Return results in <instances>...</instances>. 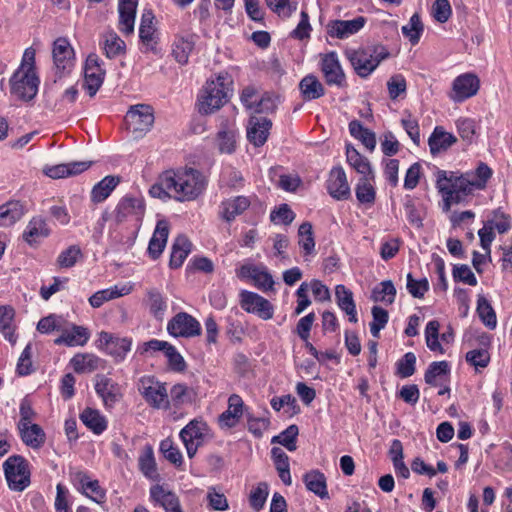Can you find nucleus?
Returning a JSON list of instances; mask_svg holds the SVG:
<instances>
[{
  "mask_svg": "<svg viewBox=\"0 0 512 512\" xmlns=\"http://www.w3.org/2000/svg\"><path fill=\"white\" fill-rule=\"evenodd\" d=\"M168 235L169 223L166 220H159L148 245V253L152 259H157L162 254L167 243Z\"/></svg>",
  "mask_w": 512,
  "mask_h": 512,
  "instance_id": "nucleus-25",
  "label": "nucleus"
},
{
  "mask_svg": "<svg viewBox=\"0 0 512 512\" xmlns=\"http://www.w3.org/2000/svg\"><path fill=\"white\" fill-rule=\"evenodd\" d=\"M349 132L355 139L361 141L367 150L372 152L376 147V135L370 129L365 128L358 120L349 123Z\"/></svg>",
  "mask_w": 512,
  "mask_h": 512,
  "instance_id": "nucleus-43",
  "label": "nucleus"
},
{
  "mask_svg": "<svg viewBox=\"0 0 512 512\" xmlns=\"http://www.w3.org/2000/svg\"><path fill=\"white\" fill-rule=\"evenodd\" d=\"M168 395L170 406L179 407L191 403L193 401L194 392L185 384L178 383L172 386Z\"/></svg>",
  "mask_w": 512,
  "mask_h": 512,
  "instance_id": "nucleus-49",
  "label": "nucleus"
},
{
  "mask_svg": "<svg viewBox=\"0 0 512 512\" xmlns=\"http://www.w3.org/2000/svg\"><path fill=\"white\" fill-rule=\"evenodd\" d=\"M388 55L384 47L375 46L352 51L348 58L357 75L364 78L369 76Z\"/></svg>",
  "mask_w": 512,
  "mask_h": 512,
  "instance_id": "nucleus-5",
  "label": "nucleus"
},
{
  "mask_svg": "<svg viewBox=\"0 0 512 512\" xmlns=\"http://www.w3.org/2000/svg\"><path fill=\"white\" fill-rule=\"evenodd\" d=\"M272 127L270 119L262 116H252L247 127V138L256 147H260L267 141Z\"/></svg>",
  "mask_w": 512,
  "mask_h": 512,
  "instance_id": "nucleus-20",
  "label": "nucleus"
},
{
  "mask_svg": "<svg viewBox=\"0 0 512 512\" xmlns=\"http://www.w3.org/2000/svg\"><path fill=\"white\" fill-rule=\"evenodd\" d=\"M105 69L102 67V61L96 54H90L84 66L83 88L90 97L96 95L105 79Z\"/></svg>",
  "mask_w": 512,
  "mask_h": 512,
  "instance_id": "nucleus-10",
  "label": "nucleus"
},
{
  "mask_svg": "<svg viewBox=\"0 0 512 512\" xmlns=\"http://www.w3.org/2000/svg\"><path fill=\"white\" fill-rule=\"evenodd\" d=\"M209 435V428L202 420L190 421L181 431L180 438L186 448L189 458H193Z\"/></svg>",
  "mask_w": 512,
  "mask_h": 512,
  "instance_id": "nucleus-9",
  "label": "nucleus"
},
{
  "mask_svg": "<svg viewBox=\"0 0 512 512\" xmlns=\"http://www.w3.org/2000/svg\"><path fill=\"white\" fill-rule=\"evenodd\" d=\"M366 23L363 16L356 17L352 20H333L327 25L328 34L331 37L345 39L360 31Z\"/></svg>",
  "mask_w": 512,
  "mask_h": 512,
  "instance_id": "nucleus-21",
  "label": "nucleus"
},
{
  "mask_svg": "<svg viewBox=\"0 0 512 512\" xmlns=\"http://www.w3.org/2000/svg\"><path fill=\"white\" fill-rule=\"evenodd\" d=\"M131 288L123 286L119 289L117 286L95 292L90 298L89 303L94 308L101 307L106 301H110L121 296L129 294Z\"/></svg>",
  "mask_w": 512,
  "mask_h": 512,
  "instance_id": "nucleus-45",
  "label": "nucleus"
},
{
  "mask_svg": "<svg viewBox=\"0 0 512 512\" xmlns=\"http://www.w3.org/2000/svg\"><path fill=\"white\" fill-rule=\"evenodd\" d=\"M217 145L221 153H233L236 148V132L228 128L226 124H222L221 130L217 134Z\"/></svg>",
  "mask_w": 512,
  "mask_h": 512,
  "instance_id": "nucleus-50",
  "label": "nucleus"
},
{
  "mask_svg": "<svg viewBox=\"0 0 512 512\" xmlns=\"http://www.w3.org/2000/svg\"><path fill=\"white\" fill-rule=\"evenodd\" d=\"M335 297L339 308L349 316V321L356 323L358 319L352 291L342 284L337 285L335 288Z\"/></svg>",
  "mask_w": 512,
  "mask_h": 512,
  "instance_id": "nucleus-32",
  "label": "nucleus"
},
{
  "mask_svg": "<svg viewBox=\"0 0 512 512\" xmlns=\"http://www.w3.org/2000/svg\"><path fill=\"white\" fill-rule=\"evenodd\" d=\"M168 171H165L159 180L151 186L149 194L154 198L166 199L173 197V187L171 185H165V179L168 180Z\"/></svg>",
  "mask_w": 512,
  "mask_h": 512,
  "instance_id": "nucleus-61",
  "label": "nucleus"
},
{
  "mask_svg": "<svg viewBox=\"0 0 512 512\" xmlns=\"http://www.w3.org/2000/svg\"><path fill=\"white\" fill-rule=\"evenodd\" d=\"M5 478L13 491H23L30 484V470L27 460L20 455L10 456L3 464Z\"/></svg>",
  "mask_w": 512,
  "mask_h": 512,
  "instance_id": "nucleus-6",
  "label": "nucleus"
},
{
  "mask_svg": "<svg viewBox=\"0 0 512 512\" xmlns=\"http://www.w3.org/2000/svg\"><path fill=\"white\" fill-rule=\"evenodd\" d=\"M25 206L20 201H8L0 205V227H10L25 214Z\"/></svg>",
  "mask_w": 512,
  "mask_h": 512,
  "instance_id": "nucleus-30",
  "label": "nucleus"
},
{
  "mask_svg": "<svg viewBox=\"0 0 512 512\" xmlns=\"http://www.w3.org/2000/svg\"><path fill=\"white\" fill-rule=\"evenodd\" d=\"M423 30L424 26L418 13H414L409 22L402 27L403 35L408 38L413 45L419 42Z\"/></svg>",
  "mask_w": 512,
  "mask_h": 512,
  "instance_id": "nucleus-52",
  "label": "nucleus"
},
{
  "mask_svg": "<svg viewBox=\"0 0 512 512\" xmlns=\"http://www.w3.org/2000/svg\"><path fill=\"white\" fill-rule=\"evenodd\" d=\"M150 501L162 507L165 512H183L179 497L171 490L156 484L150 488Z\"/></svg>",
  "mask_w": 512,
  "mask_h": 512,
  "instance_id": "nucleus-18",
  "label": "nucleus"
},
{
  "mask_svg": "<svg viewBox=\"0 0 512 512\" xmlns=\"http://www.w3.org/2000/svg\"><path fill=\"white\" fill-rule=\"evenodd\" d=\"M13 318L14 309L12 307L0 306V331L11 344H15L17 340L12 326Z\"/></svg>",
  "mask_w": 512,
  "mask_h": 512,
  "instance_id": "nucleus-48",
  "label": "nucleus"
},
{
  "mask_svg": "<svg viewBox=\"0 0 512 512\" xmlns=\"http://www.w3.org/2000/svg\"><path fill=\"white\" fill-rule=\"evenodd\" d=\"M102 47L106 57L112 59L125 52V42L114 32L109 31L102 36Z\"/></svg>",
  "mask_w": 512,
  "mask_h": 512,
  "instance_id": "nucleus-44",
  "label": "nucleus"
},
{
  "mask_svg": "<svg viewBox=\"0 0 512 512\" xmlns=\"http://www.w3.org/2000/svg\"><path fill=\"white\" fill-rule=\"evenodd\" d=\"M35 52L26 49L20 66L10 78V93L21 101H31L38 92L40 80L35 71Z\"/></svg>",
  "mask_w": 512,
  "mask_h": 512,
  "instance_id": "nucleus-2",
  "label": "nucleus"
},
{
  "mask_svg": "<svg viewBox=\"0 0 512 512\" xmlns=\"http://www.w3.org/2000/svg\"><path fill=\"white\" fill-rule=\"evenodd\" d=\"M139 469L149 479L155 480L158 477L156 462L152 448L148 447L139 457Z\"/></svg>",
  "mask_w": 512,
  "mask_h": 512,
  "instance_id": "nucleus-53",
  "label": "nucleus"
},
{
  "mask_svg": "<svg viewBox=\"0 0 512 512\" xmlns=\"http://www.w3.org/2000/svg\"><path fill=\"white\" fill-rule=\"evenodd\" d=\"M371 180L370 176L362 177L356 185V198L362 204H373L375 201L376 192Z\"/></svg>",
  "mask_w": 512,
  "mask_h": 512,
  "instance_id": "nucleus-51",
  "label": "nucleus"
},
{
  "mask_svg": "<svg viewBox=\"0 0 512 512\" xmlns=\"http://www.w3.org/2000/svg\"><path fill=\"white\" fill-rule=\"evenodd\" d=\"M307 490L313 492L321 499H329L325 475L319 470H312L303 476Z\"/></svg>",
  "mask_w": 512,
  "mask_h": 512,
  "instance_id": "nucleus-33",
  "label": "nucleus"
},
{
  "mask_svg": "<svg viewBox=\"0 0 512 512\" xmlns=\"http://www.w3.org/2000/svg\"><path fill=\"white\" fill-rule=\"evenodd\" d=\"M120 183V178L117 176L108 175L100 182L94 185L91 191V200L94 203H101L106 200L112 191Z\"/></svg>",
  "mask_w": 512,
  "mask_h": 512,
  "instance_id": "nucleus-39",
  "label": "nucleus"
},
{
  "mask_svg": "<svg viewBox=\"0 0 512 512\" xmlns=\"http://www.w3.org/2000/svg\"><path fill=\"white\" fill-rule=\"evenodd\" d=\"M269 9L280 17L289 18L297 9V2L291 0H265Z\"/></svg>",
  "mask_w": 512,
  "mask_h": 512,
  "instance_id": "nucleus-57",
  "label": "nucleus"
},
{
  "mask_svg": "<svg viewBox=\"0 0 512 512\" xmlns=\"http://www.w3.org/2000/svg\"><path fill=\"white\" fill-rule=\"evenodd\" d=\"M132 341L129 338H119L111 333L102 331L99 334V347L105 353L112 356L115 361H123L131 350Z\"/></svg>",
  "mask_w": 512,
  "mask_h": 512,
  "instance_id": "nucleus-14",
  "label": "nucleus"
},
{
  "mask_svg": "<svg viewBox=\"0 0 512 512\" xmlns=\"http://www.w3.org/2000/svg\"><path fill=\"white\" fill-rule=\"evenodd\" d=\"M326 188L329 195L336 200H346L350 197V186L346 173L341 166L331 169L326 181Z\"/></svg>",
  "mask_w": 512,
  "mask_h": 512,
  "instance_id": "nucleus-17",
  "label": "nucleus"
},
{
  "mask_svg": "<svg viewBox=\"0 0 512 512\" xmlns=\"http://www.w3.org/2000/svg\"><path fill=\"white\" fill-rule=\"evenodd\" d=\"M250 206V200L245 196H237L223 201L219 214L226 222L233 221Z\"/></svg>",
  "mask_w": 512,
  "mask_h": 512,
  "instance_id": "nucleus-28",
  "label": "nucleus"
},
{
  "mask_svg": "<svg viewBox=\"0 0 512 512\" xmlns=\"http://www.w3.org/2000/svg\"><path fill=\"white\" fill-rule=\"evenodd\" d=\"M449 372H450V367H449L448 362H446V361L432 362L425 372V375H424L425 382L429 385L436 386V385H438L437 378L445 376Z\"/></svg>",
  "mask_w": 512,
  "mask_h": 512,
  "instance_id": "nucleus-55",
  "label": "nucleus"
},
{
  "mask_svg": "<svg viewBox=\"0 0 512 512\" xmlns=\"http://www.w3.org/2000/svg\"><path fill=\"white\" fill-rule=\"evenodd\" d=\"M299 89L306 101L318 99L325 94L324 86L314 75L305 76L299 83Z\"/></svg>",
  "mask_w": 512,
  "mask_h": 512,
  "instance_id": "nucleus-41",
  "label": "nucleus"
},
{
  "mask_svg": "<svg viewBox=\"0 0 512 512\" xmlns=\"http://www.w3.org/2000/svg\"><path fill=\"white\" fill-rule=\"evenodd\" d=\"M240 305L248 313H256L264 320L273 317V306L264 297L250 291L243 290L240 293Z\"/></svg>",
  "mask_w": 512,
  "mask_h": 512,
  "instance_id": "nucleus-16",
  "label": "nucleus"
},
{
  "mask_svg": "<svg viewBox=\"0 0 512 512\" xmlns=\"http://www.w3.org/2000/svg\"><path fill=\"white\" fill-rule=\"evenodd\" d=\"M243 400L237 394H232L228 399V409L219 416L221 427H234L243 414Z\"/></svg>",
  "mask_w": 512,
  "mask_h": 512,
  "instance_id": "nucleus-27",
  "label": "nucleus"
},
{
  "mask_svg": "<svg viewBox=\"0 0 512 512\" xmlns=\"http://www.w3.org/2000/svg\"><path fill=\"white\" fill-rule=\"evenodd\" d=\"M50 230L46 221L42 217H33L23 233L24 240L30 245L38 242L40 239L47 237Z\"/></svg>",
  "mask_w": 512,
  "mask_h": 512,
  "instance_id": "nucleus-37",
  "label": "nucleus"
},
{
  "mask_svg": "<svg viewBox=\"0 0 512 512\" xmlns=\"http://www.w3.org/2000/svg\"><path fill=\"white\" fill-rule=\"evenodd\" d=\"M457 142V138L444 130L441 126H436L428 139V145L432 155H436L448 150Z\"/></svg>",
  "mask_w": 512,
  "mask_h": 512,
  "instance_id": "nucleus-29",
  "label": "nucleus"
},
{
  "mask_svg": "<svg viewBox=\"0 0 512 512\" xmlns=\"http://www.w3.org/2000/svg\"><path fill=\"white\" fill-rule=\"evenodd\" d=\"M192 244L187 237L180 235L178 236L173 245L170 256L169 265L171 268H179L188 254L191 252Z\"/></svg>",
  "mask_w": 512,
  "mask_h": 512,
  "instance_id": "nucleus-40",
  "label": "nucleus"
},
{
  "mask_svg": "<svg viewBox=\"0 0 512 512\" xmlns=\"http://www.w3.org/2000/svg\"><path fill=\"white\" fill-rule=\"evenodd\" d=\"M298 432L299 430L296 425H290L280 435L274 436L272 438V443H279L286 447L289 451H294L296 449L295 441Z\"/></svg>",
  "mask_w": 512,
  "mask_h": 512,
  "instance_id": "nucleus-60",
  "label": "nucleus"
},
{
  "mask_svg": "<svg viewBox=\"0 0 512 512\" xmlns=\"http://www.w3.org/2000/svg\"><path fill=\"white\" fill-rule=\"evenodd\" d=\"M70 364L76 373H92L104 368L105 361L91 353H78L72 357Z\"/></svg>",
  "mask_w": 512,
  "mask_h": 512,
  "instance_id": "nucleus-26",
  "label": "nucleus"
},
{
  "mask_svg": "<svg viewBox=\"0 0 512 512\" xmlns=\"http://www.w3.org/2000/svg\"><path fill=\"white\" fill-rule=\"evenodd\" d=\"M89 338L90 332L86 327L73 324L70 329L62 328L61 335L54 340V343L68 347L84 346Z\"/></svg>",
  "mask_w": 512,
  "mask_h": 512,
  "instance_id": "nucleus-23",
  "label": "nucleus"
},
{
  "mask_svg": "<svg viewBox=\"0 0 512 512\" xmlns=\"http://www.w3.org/2000/svg\"><path fill=\"white\" fill-rule=\"evenodd\" d=\"M18 430L22 441L31 448H40L45 443V432L38 424L20 426Z\"/></svg>",
  "mask_w": 512,
  "mask_h": 512,
  "instance_id": "nucleus-35",
  "label": "nucleus"
},
{
  "mask_svg": "<svg viewBox=\"0 0 512 512\" xmlns=\"http://www.w3.org/2000/svg\"><path fill=\"white\" fill-rule=\"evenodd\" d=\"M406 80L401 74L393 75L387 81V89L391 100H396L406 93Z\"/></svg>",
  "mask_w": 512,
  "mask_h": 512,
  "instance_id": "nucleus-64",
  "label": "nucleus"
},
{
  "mask_svg": "<svg viewBox=\"0 0 512 512\" xmlns=\"http://www.w3.org/2000/svg\"><path fill=\"white\" fill-rule=\"evenodd\" d=\"M167 331L173 337L191 338L201 334V325L192 315L179 312L169 320Z\"/></svg>",
  "mask_w": 512,
  "mask_h": 512,
  "instance_id": "nucleus-11",
  "label": "nucleus"
},
{
  "mask_svg": "<svg viewBox=\"0 0 512 512\" xmlns=\"http://www.w3.org/2000/svg\"><path fill=\"white\" fill-rule=\"evenodd\" d=\"M298 235L299 246L304 250L305 255H311L315 247L312 225L309 222L302 223L299 227Z\"/></svg>",
  "mask_w": 512,
  "mask_h": 512,
  "instance_id": "nucleus-56",
  "label": "nucleus"
},
{
  "mask_svg": "<svg viewBox=\"0 0 512 512\" xmlns=\"http://www.w3.org/2000/svg\"><path fill=\"white\" fill-rule=\"evenodd\" d=\"M229 84L226 74L207 81L198 96L199 112L208 115L220 109L228 101Z\"/></svg>",
  "mask_w": 512,
  "mask_h": 512,
  "instance_id": "nucleus-4",
  "label": "nucleus"
},
{
  "mask_svg": "<svg viewBox=\"0 0 512 512\" xmlns=\"http://www.w3.org/2000/svg\"><path fill=\"white\" fill-rule=\"evenodd\" d=\"M346 158L347 162L363 177L370 176L374 179V172L371 168L369 160L362 156L352 145L346 146Z\"/></svg>",
  "mask_w": 512,
  "mask_h": 512,
  "instance_id": "nucleus-38",
  "label": "nucleus"
},
{
  "mask_svg": "<svg viewBox=\"0 0 512 512\" xmlns=\"http://www.w3.org/2000/svg\"><path fill=\"white\" fill-rule=\"evenodd\" d=\"M160 451L164 455V457L176 466H181L183 463V456L178 449L174 445V442L170 438H166L160 443Z\"/></svg>",
  "mask_w": 512,
  "mask_h": 512,
  "instance_id": "nucleus-59",
  "label": "nucleus"
},
{
  "mask_svg": "<svg viewBox=\"0 0 512 512\" xmlns=\"http://www.w3.org/2000/svg\"><path fill=\"white\" fill-rule=\"evenodd\" d=\"M480 88L479 78L472 73L457 76L452 83L449 98L454 102H463L477 94Z\"/></svg>",
  "mask_w": 512,
  "mask_h": 512,
  "instance_id": "nucleus-13",
  "label": "nucleus"
},
{
  "mask_svg": "<svg viewBox=\"0 0 512 512\" xmlns=\"http://www.w3.org/2000/svg\"><path fill=\"white\" fill-rule=\"evenodd\" d=\"M168 180L165 185L173 187V198L177 201H192L203 193L206 187L204 175L193 168H185L177 171L168 170Z\"/></svg>",
  "mask_w": 512,
  "mask_h": 512,
  "instance_id": "nucleus-3",
  "label": "nucleus"
},
{
  "mask_svg": "<svg viewBox=\"0 0 512 512\" xmlns=\"http://www.w3.org/2000/svg\"><path fill=\"white\" fill-rule=\"evenodd\" d=\"M91 161H75L63 163L54 166H46L43 172L52 179H60L64 177L78 175L90 168Z\"/></svg>",
  "mask_w": 512,
  "mask_h": 512,
  "instance_id": "nucleus-22",
  "label": "nucleus"
},
{
  "mask_svg": "<svg viewBox=\"0 0 512 512\" xmlns=\"http://www.w3.org/2000/svg\"><path fill=\"white\" fill-rule=\"evenodd\" d=\"M81 255L80 248L77 245H72L59 254L57 264L61 268H70L76 264Z\"/></svg>",
  "mask_w": 512,
  "mask_h": 512,
  "instance_id": "nucleus-62",
  "label": "nucleus"
},
{
  "mask_svg": "<svg viewBox=\"0 0 512 512\" xmlns=\"http://www.w3.org/2000/svg\"><path fill=\"white\" fill-rule=\"evenodd\" d=\"M194 45L195 43L192 37L176 36L172 43L171 51L175 61L180 65H186L194 49Z\"/></svg>",
  "mask_w": 512,
  "mask_h": 512,
  "instance_id": "nucleus-36",
  "label": "nucleus"
},
{
  "mask_svg": "<svg viewBox=\"0 0 512 512\" xmlns=\"http://www.w3.org/2000/svg\"><path fill=\"white\" fill-rule=\"evenodd\" d=\"M321 71L328 85L341 87L345 83V74L340 65L336 52H330L321 57Z\"/></svg>",
  "mask_w": 512,
  "mask_h": 512,
  "instance_id": "nucleus-19",
  "label": "nucleus"
},
{
  "mask_svg": "<svg viewBox=\"0 0 512 512\" xmlns=\"http://www.w3.org/2000/svg\"><path fill=\"white\" fill-rule=\"evenodd\" d=\"M371 313L373 320L370 323V332L375 338H378L380 331L388 322L389 315L387 310L379 306H373Z\"/></svg>",
  "mask_w": 512,
  "mask_h": 512,
  "instance_id": "nucleus-58",
  "label": "nucleus"
},
{
  "mask_svg": "<svg viewBox=\"0 0 512 512\" xmlns=\"http://www.w3.org/2000/svg\"><path fill=\"white\" fill-rule=\"evenodd\" d=\"M267 497L268 485L265 482H261L250 493L249 501L251 507L256 511H260L264 507Z\"/></svg>",
  "mask_w": 512,
  "mask_h": 512,
  "instance_id": "nucleus-63",
  "label": "nucleus"
},
{
  "mask_svg": "<svg viewBox=\"0 0 512 512\" xmlns=\"http://www.w3.org/2000/svg\"><path fill=\"white\" fill-rule=\"evenodd\" d=\"M53 60L58 69L65 70L71 63L74 51L66 38H57L53 44Z\"/></svg>",
  "mask_w": 512,
  "mask_h": 512,
  "instance_id": "nucleus-31",
  "label": "nucleus"
},
{
  "mask_svg": "<svg viewBox=\"0 0 512 512\" xmlns=\"http://www.w3.org/2000/svg\"><path fill=\"white\" fill-rule=\"evenodd\" d=\"M80 420L94 434H101L107 428V421L96 409L85 408L80 414Z\"/></svg>",
  "mask_w": 512,
  "mask_h": 512,
  "instance_id": "nucleus-42",
  "label": "nucleus"
},
{
  "mask_svg": "<svg viewBox=\"0 0 512 512\" xmlns=\"http://www.w3.org/2000/svg\"><path fill=\"white\" fill-rule=\"evenodd\" d=\"M153 108L149 105L132 106L126 114V121L134 133L145 134L154 124Z\"/></svg>",
  "mask_w": 512,
  "mask_h": 512,
  "instance_id": "nucleus-12",
  "label": "nucleus"
},
{
  "mask_svg": "<svg viewBox=\"0 0 512 512\" xmlns=\"http://www.w3.org/2000/svg\"><path fill=\"white\" fill-rule=\"evenodd\" d=\"M493 170L484 162H479L474 170L465 173L439 170L436 188L442 196L443 211H450L453 205L467 203L474 191L485 190L492 178Z\"/></svg>",
  "mask_w": 512,
  "mask_h": 512,
  "instance_id": "nucleus-1",
  "label": "nucleus"
},
{
  "mask_svg": "<svg viewBox=\"0 0 512 512\" xmlns=\"http://www.w3.org/2000/svg\"><path fill=\"white\" fill-rule=\"evenodd\" d=\"M139 392L151 407L156 409L170 408L166 384L155 377L143 376L139 381Z\"/></svg>",
  "mask_w": 512,
  "mask_h": 512,
  "instance_id": "nucleus-7",
  "label": "nucleus"
},
{
  "mask_svg": "<svg viewBox=\"0 0 512 512\" xmlns=\"http://www.w3.org/2000/svg\"><path fill=\"white\" fill-rule=\"evenodd\" d=\"M486 223L499 234L507 233L511 229V217L500 208L492 211L491 218Z\"/></svg>",
  "mask_w": 512,
  "mask_h": 512,
  "instance_id": "nucleus-54",
  "label": "nucleus"
},
{
  "mask_svg": "<svg viewBox=\"0 0 512 512\" xmlns=\"http://www.w3.org/2000/svg\"><path fill=\"white\" fill-rule=\"evenodd\" d=\"M241 102L248 109H255L256 112L262 113L274 108V102L269 96H264L258 99L257 90L248 86L242 90Z\"/></svg>",
  "mask_w": 512,
  "mask_h": 512,
  "instance_id": "nucleus-24",
  "label": "nucleus"
},
{
  "mask_svg": "<svg viewBox=\"0 0 512 512\" xmlns=\"http://www.w3.org/2000/svg\"><path fill=\"white\" fill-rule=\"evenodd\" d=\"M95 391L106 408H113L123 396L120 385L104 374L95 376Z\"/></svg>",
  "mask_w": 512,
  "mask_h": 512,
  "instance_id": "nucleus-15",
  "label": "nucleus"
},
{
  "mask_svg": "<svg viewBox=\"0 0 512 512\" xmlns=\"http://www.w3.org/2000/svg\"><path fill=\"white\" fill-rule=\"evenodd\" d=\"M477 314L481 319L482 323L489 329L493 330L497 326L496 313L489 303V301L483 296L479 295L477 299Z\"/></svg>",
  "mask_w": 512,
  "mask_h": 512,
  "instance_id": "nucleus-47",
  "label": "nucleus"
},
{
  "mask_svg": "<svg viewBox=\"0 0 512 512\" xmlns=\"http://www.w3.org/2000/svg\"><path fill=\"white\" fill-rule=\"evenodd\" d=\"M396 288L391 280H384L376 285L371 293V299L374 302L392 304L395 301Z\"/></svg>",
  "mask_w": 512,
  "mask_h": 512,
  "instance_id": "nucleus-46",
  "label": "nucleus"
},
{
  "mask_svg": "<svg viewBox=\"0 0 512 512\" xmlns=\"http://www.w3.org/2000/svg\"><path fill=\"white\" fill-rule=\"evenodd\" d=\"M144 303L153 317L159 320L163 319L167 310V299L158 289H148Z\"/></svg>",
  "mask_w": 512,
  "mask_h": 512,
  "instance_id": "nucleus-34",
  "label": "nucleus"
},
{
  "mask_svg": "<svg viewBox=\"0 0 512 512\" xmlns=\"http://www.w3.org/2000/svg\"><path fill=\"white\" fill-rule=\"evenodd\" d=\"M145 202L140 196L127 194L123 196L117 203L113 215L116 224L126 221H135L141 223L145 215Z\"/></svg>",
  "mask_w": 512,
  "mask_h": 512,
  "instance_id": "nucleus-8",
  "label": "nucleus"
}]
</instances>
